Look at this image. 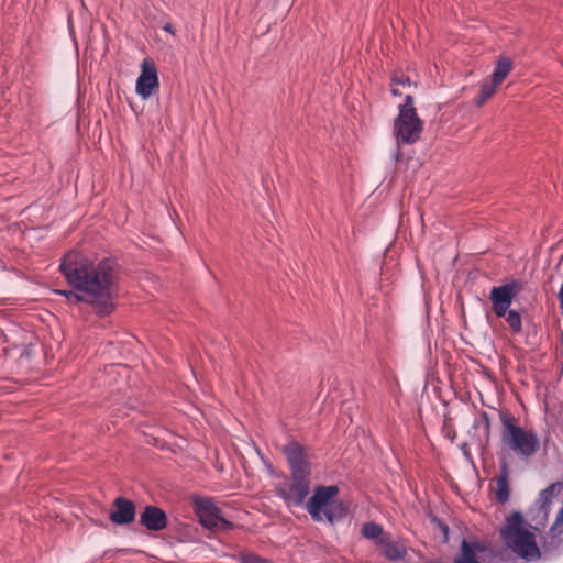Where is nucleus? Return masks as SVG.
Returning a JSON list of instances; mask_svg holds the SVG:
<instances>
[{
	"instance_id": "f257e3e1",
	"label": "nucleus",
	"mask_w": 563,
	"mask_h": 563,
	"mask_svg": "<svg viewBox=\"0 0 563 563\" xmlns=\"http://www.w3.org/2000/svg\"><path fill=\"white\" fill-rule=\"evenodd\" d=\"M59 269L74 289L86 295L87 302L93 305L98 313L111 312L115 284L113 262L110 260L95 262L73 251L63 257Z\"/></svg>"
},
{
	"instance_id": "f03ea898",
	"label": "nucleus",
	"mask_w": 563,
	"mask_h": 563,
	"mask_svg": "<svg viewBox=\"0 0 563 563\" xmlns=\"http://www.w3.org/2000/svg\"><path fill=\"white\" fill-rule=\"evenodd\" d=\"M59 269L74 289L86 295L87 302L93 305L98 313L111 312L115 284L113 262L110 260L95 262L73 251L63 257Z\"/></svg>"
},
{
	"instance_id": "7ed1b4c3",
	"label": "nucleus",
	"mask_w": 563,
	"mask_h": 563,
	"mask_svg": "<svg viewBox=\"0 0 563 563\" xmlns=\"http://www.w3.org/2000/svg\"><path fill=\"white\" fill-rule=\"evenodd\" d=\"M521 514L515 512L508 519L506 526L500 530V536L510 553L527 563L536 562L541 558V551L536 542V536L522 527Z\"/></svg>"
},
{
	"instance_id": "20e7f679",
	"label": "nucleus",
	"mask_w": 563,
	"mask_h": 563,
	"mask_svg": "<svg viewBox=\"0 0 563 563\" xmlns=\"http://www.w3.org/2000/svg\"><path fill=\"white\" fill-rule=\"evenodd\" d=\"M453 563H516L505 548H494L475 537L463 539Z\"/></svg>"
},
{
	"instance_id": "39448f33",
	"label": "nucleus",
	"mask_w": 563,
	"mask_h": 563,
	"mask_svg": "<svg viewBox=\"0 0 563 563\" xmlns=\"http://www.w3.org/2000/svg\"><path fill=\"white\" fill-rule=\"evenodd\" d=\"M453 563H516L505 548H494L475 537L463 539Z\"/></svg>"
},
{
	"instance_id": "423d86ee",
	"label": "nucleus",
	"mask_w": 563,
	"mask_h": 563,
	"mask_svg": "<svg viewBox=\"0 0 563 563\" xmlns=\"http://www.w3.org/2000/svg\"><path fill=\"white\" fill-rule=\"evenodd\" d=\"M423 121L413 106V97L407 95L405 102L398 107V115L394 121L393 134L398 145L413 144L423 131Z\"/></svg>"
},
{
	"instance_id": "0eeeda50",
	"label": "nucleus",
	"mask_w": 563,
	"mask_h": 563,
	"mask_svg": "<svg viewBox=\"0 0 563 563\" xmlns=\"http://www.w3.org/2000/svg\"><path fill=\"white\" fill-rule=\"evenodd\" d=\"M194 511L199 518V522L211 531H228L232 529V523L227 520L221 509L217 506L212 498H194Z\"/></svg>"
},
{
	"instance_id": "6e6552de",
	"label": "nucleus",
	"mask_w": 563,
	"mask_h": 563,
	"mask_svg": "<svg viewBox=\"0 0 563 563\" xmlns=\"http://www.w3.org/2000/svg\"><path fill=\"white\" fill-rule=\"evenodd\" d=\"M339 493V488L334 485L331 486H318L314 489L313 495L307 503V510L314 521H322L323 516L327 517L328 521L333 522L334 516L328 509L330 501Z\"/></svg>"
},
{
	"instance_id": "1a4fd4ad",
	"label": "nucleus",
	"mask_w": 563,
	"mask_h": 563,
	"mask_svg": "<svg viewBox=\"0 0 563 563\" xmlns=\"http://www.w3.org/2000/svg\"><path fill=\"white\" fill-rule=\"evenodd\" d=\"M277 492L288 506L301 505L310 493V474H291L290 482Z\"/></svg>"
},
{
	"instance_id": "9d476101",
	"label": "nucleus",
	"mask_w": 563,
	"mask_h": 563,
	"mask_svg": "<svg viewBox=\"0 0 563 563\" xmlns=\"http://www.w3.org/2000/svg\"><path fill=\"white\" fill-rule=\"evenodd\" d=\"M354 386L350 379L335 378L331 385L329 390V398L333 402H339L341 405V410L344 415L347 416L350 421L352 422L356 417L352 413L353 409H358L357 405H354Z\"/></svg>"
},
{
	"instance_id": "9b49d317",
	"label": "nucleus",
	"mask_w": 563,
	"mask_h": 563,
	"mask_svg": "<svg viewBox=\"0 0 563 563\" xmlns=\"http://www.w3.org/2000/svg\"><path fill=\"white\" fill-rule=\"evenodd\" d=\"M508 435V444L511 450L521 453L525 456H530L539 449V440L534 433L526 431L518 427V424H505Z\"/></svg>"
},
{
	"instance_id": "f8f14e48",
	"label": "nucleus",
	"mask_w": 563,
	"mask_h": 563,
	"mask_svg": "<svg viewBox=\"0 0 563 563\" xmlns=\"http://www.w3.org/2000/svg\"><path fill=\"white\" fill-rule=\"evenodd\" d=\"M520 290V285L517 282H511L490 290V300L493 310L497 317H505L509 307L512 303L515 296Z\"/></svg>"
},
{
	"instance_id": "ddd939ff",
	"label": "nucleus",
	"mask_w": 563,
	"mask_h": 563,
	"mask_svg": "<svg viewBox=\"0 0 563 563\" xmlns=\"http://www.w3.org/2000/svg\"><path fill=\"white\" fill-rule=\"evenodd\" d=\"M157 69L151 59H144L141 74L136 79V93L144 100L148 99L158 89Z\"/></svg>"
},
{
	"instance_id": "4468645a",
	"label": "nucleus",
	"mask_w": 563,
	"mask_h": 563,
	"mask_svg": "<svg viewBox=\"0 0 563 563\" xmlns=\"http://www.w3.org/2000/svg\"><path fill=\"white\" fill-rule=\"evenodd\" d=\"M284 453L290 465L291 474H310V463L298 442H289L284 446Z\"/></svg>"
},
{
	"instance_id": "2eb2a0df",
	"label": "nucleus",
	"mask_w": 563,
	"mask_h": 563,
	"mask_svg": "<svg viewBox=\"0 0 563 563\" xmlns=\"http://www.w3.org/2000/svg\"><path fill=\"white\" fill-rule=\"evenodd\" d=\"M114 510L110 512V520L115 525H129L135 519V505L124 497H117L113 501Z\"/></svg>"
},
{
	"instance_id": "dca6fc26",
	"label": "nucleus",
	"mask_w": 563,
	"mask_h": 563,
	"mask_svg": "<svg viewBox=\"0 0 563 563\" xmlns=\"http://www.w3.org/2000/svg\"><path fill=\"white\" fill-rule=\"evenodd\" d=\"M140 523L150 531H162L168 525L166 512L156 506H146L140 515Z\"/></svg>"
},
{
	"instance_id": "f3484780",
	"label": "nucleus",
	"mask_w": 563,
	"mask_h": 563,
	"mask_svg": "<svg viewBox=\"0 0 563 563\" xmlns=\"http://www.w3.org/2000/svg\"><path fill=\"white\" fill-rule=\"evenodd\" d=\"M493 490L497 501L505 504L509 499V471L506 463L501 464L500 474L494 479Z\"/></svg>"
},
{
	"instance_id": "a211bd4d",
	"label": "nucleus",
	"mask_w": 563,
	"mask_h": 563,
	"mask_svg": "<svg viewBox=\"0 0 563 563\" xmlns=\"http://www.w3.org/2000/svg\"><path fill=\"white\" fill-rule=\"evenodd\" d=\"M379 545L384 548V555L389 560H401L406 555L405 547L390 541L388 536L379 539Z\"/></svg>"
},
{
	"instance_id": "6ab92c4d",
	"label": "nucleus",
	"mask_w": 563,
	"mask_h": 563,
	"mask_svg": "<svg viewBox=\"0 0 563 563\" xmlns=\"http://www.w3.org/2000/svg\"><path fill=\"white\" fill-rule=\"evenodd\" d=\"M512 69V62L508 57H501L495 66V69L492 75V80L495 85H500L504 79L508 76L510 70Z\"/></svg>"
},
{
	"instance_id": "aec40b11",
	"label": "nucleus",
	"mask_w": 563,
	"mask_h": 563,
	"mask_svg": "<svg viewBox=\"0 0 563 563\" xmlns=\"http://www.w3.org/2000/svg\"><path fill=\"white\" fill-rule=\"evenodd\" d=\"M560 486V483H553L549 485L545 489L541 490L538 497V503L540 504V509L544 512L549 511L552 499L554 498L556 490Z\"/></svg>"
},
{
	"instance_id": "412c9836",
	"label": "nucleus",
	"mask_w": 563,
	"mask_h": 563,
	"mask_svg": "<svg viewBox=\"0 0 563 563\" xmlns=\"http://www.w3.org/2000/svg\"><path fill=\"white\" fill-rule=\"evenodd\" d=\"M362 533L364 537H366L367 539H373V540H377V543L379 544V539L382 537H387L385 533H384V530L382 528L380 525L378 523H375V522H368V523H365L362 528Z\"/></svg>"
},
{
	"instance_id": "4be33fe9",
	"label": "nucleus",
	"mask_w": 563,
	"mask_h": 563,
	"mask_svg": "<svg viewBox=\"0 0 563 563\" xmlns=\"http://www.w3.org/2000/svg\"><path fill=\"white\" fill-rule=\"evenodd\" d=\"M498 85L492 80V82H483L481 86V93L476 100L477 106H483L490 97L496 92Z\"/></svg>"
},
{
	"instance_id": "5701e85b",
	"label": "nucleus",
	"mask_w": 563,
	"mask_h": 563,
	"mask_svg": "<svg viewBox=\"0 0 563 563\" xmlns=\"http://www.w3.org/2000/svg\"><path fill=\"white\" fill-rule=\"evenodd\" d=\"M506 321L515 333H519L522 329L521 317L515 310H508L506 313Z\"/></svg>"
},
{
	"instance_id": "b1692460",
	"label": "nucleus",
	"mask_w": 563,
	"mask_h": 563,
	"mask_svg": "<svg viewBox=\"0 0 563 563\" xmlns=\"http://www.w3.org/2000/svg\"><path fill=\"white\" fill-rule=\"evenodd\" d=\"M57 294L64 296L69 303H77L79 301H87L86 295L78 290H56Z\"/></svg>"
},
{
	"instance_id": "393cba45",
	"label": "nucleus",
	"mask_w": 563,
	"mask_h": 563,
	"mask_svg": "<svg viewBox=\"0 0 563 563\" xmlns=\"http://www.w3.org/2000/svg\"><path fill=\"white\" fill-rule=\"evenodd\" d=\"M393 82L394 85H401V86H410V79L405 76V75H400V76H395L393 78Z\"/></svg>"
},
{
	"instance_id": "a878e982",
	"label": "nucleus",
	"mask_w": 563,
	"mask_h": 563,
	"mask_svg": "<svg viewBox=\"0 0 563 563\" xmlns=\"http://www.w3.org/2000/svg\"><path fill=\"white\" fill-rule=\"evenodd\" d=\"M442 432L453 441L456 437V432L453 430L452 424H443Z\"/></svg>"
},
{
	"instance_id": "bb28decb",
	"label": "nucleus",
	"mask_w": 563,
	"mask_h": 563,
	"mask_svg": "<svg viewBox=\"0 0 563 563\" xmlns=\"http://www.w3.org/2000/svg\"><path fill=\"white\" fill-rule=\"evenodd\" d=\"M563 525V508L558 512L555 521L551 528L552 531L558 530Z\"/></svg>"
},
{
	"instance_id": "cd10ccee",
	"label": "nucleus",
	"mask_w": 563,
	"mask_h": 563,
	"mask_svg": "<svg viewBox=\"0 0 563 563\" xmlns=\"http://www.w3.org/2000/svg\"><path fill=\"white\" fill-rule=\"evenodd\" d=\"M163 30L170 33L172 35H175V29L170 23L164 24Z\"/></svg>"
},
{
	"instance_id": "c85d7f7f",
	"label": "nucleus",
	"mask_w": 563,
	"mask_h": 563,
	"mask_svg": "<svg viewBox=\"0 0 563 563\" xmlns=\"http://www.w3.org/2000/svg\"><path fill=\"white\" fill-rule=\"evenodd\" d=\"M397 85H394V82L391 81V93L394 96H400L401 95V91L396 87Z\"/></svg>"
}]
</instances>
